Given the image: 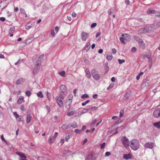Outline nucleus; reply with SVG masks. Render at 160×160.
<instances>
[{
	"mask_svg": "<svg viewBox=\"0 0 160 160\" xmlns=\"http://www.w3.org/2000/svg\"><path fill=\"white\" fill-rule=\"evenodd\" d=\"M154 25H152L151 26L146 27L144 28H142L141 29V32L143 33H149L153 32L156 28H155Z\"/></svg>",
	"mask_w": 160,
	"mask_h": 160,
	"instance_id": "obj_1",
	"label": "nucleus"
},
{
	"mask_svg": "<svg viewBox=\"0 0 160 160\" xmlns=\"http://www.w3.org/2000/svg\"><path fill=\"white\" fill-rule=\"evenodd\" d=\"M134 38L138 42V44L141 48L144 49L145 47V43H144L142 40L137 36H134Z\"/></svg>",
	"mask_w": 160,
	"mask_h": 160,
	"instance_id": "obj_2",
	"label": "nucleus"
},
{
	"mask_svg": "<svg viewBox=\"0 0 160 160\" xmlns=\"http://www.w3.org/2000/svg\"><path fill=\"white\" fill-rule=\"evenodd\" d=\"M63 98V96L61 94H59L58 96H56V100L60 108L63 107V102L61 99H62Z\"/></svg>",
	"mask_w": 160,
	"mask_h": 160,
	"instance_id": "obj_3",
	"label": "nucleus"
},
{
	"mask_svg": "<svg viewBox=\"0 0 160 160\" xmlns=\"http://www.w3.org/2000/svg\"><path fill=\"white\" fill-rule=\"evenodd\" d=\"M139 143L138 141H133L131 142L130 147L134 150H137L139 147Z\"/></svg>",
	"mask_w": 160,
	"mask_h": 160,
	"instance_id": "obj_4",
	"label": "nucleus"
},
{
	"mask_svg": "<svg viewBox=\"0 0 160 160\" xmlns=\"http://www.w3.org/2000/svg\"><path fill=\"white\" fill-rule=\"evenodd\" d=\"M41 66V62L40 61L37 62L36 64L34 67L33 70V73L34 74L36 75L38 73L39 71V69Z\"/></svg>",
	"mask_w": 160,
	"mask_h": 160,
	"instance_id": "obj_5",
	"label": "nucleus"
},
{
	"mask_svg": "<svg viewBox=\"0 0 160 160\" xmlns=\"http://www.w3.org/2000/svg\"><path fill=\"white\" fill-rule=\"evenodd\" d=\"M93 78L96 80H98L100 78V76L97 71L95 69H93L91 72Z\"/></svg>",
	"mask_w": 160,
	"mask_h": 160,
	"instance_id": "obj_6",
	"label": "nucleus"
},
{
	"mask_svg": "<svg viewBox=\"0 0 160 160\" xmlns=\"http://www.w3.org/2000/svg\"><path fill=\"white\" fill-rule=\"evenodd\" d=\"M81 35L82 39L83 41H85L88 38L89 34L85 32H82Z\"/></svg>",
	"mask_w": 160,
	"mask_h": 160,
	"instance_id": "obj_7",
	"label": "nucleus"
},
{
	"mask_svg": "<svg viewBox=\"0 0 160 160\" xmlns=\"http://www.w3.org/2000/svg\"><path fill=\"white\" fill-rule=\"evenodd\" d=\"M154 116L156 118H158L160 117V108L157 109L155 110L153 112Z\"/></svg>",
	"mask_w": 160,
	"mask_h": 160,
	"instance_id": "obj_8",
	"label": "nucleus"
},
{
	"mask_svg": "<svg viewBox=\"0 0 160 160\" xmlns=\"http://www.w3.org/2000/svg\"><path fill=\"white\" fill-rule=\"evenodd\" d=\"M60 92L62 93H66L67 91V88L65 85H60Z\"/></svg>",
	"mask_w": 160,
	"mask_h": 160,
	"instance_id": "obj_9",
	"label": "nucleus"
},
{
	"mask_svg": "<svg viewBox=\"0 0 160 160\" xmlns=\"http://www.w3.org/2000/svg\"><path fill=\"white\" fill-rule=\"evenodd\" d=\"M72 102V99L70 98L67 100L65 103L66 107L68 108H69L70 107Z\"/></svg>",
	"mask_w": 160,
	"mask_h": 160,
	"instance_id": "obj_10",
	"label": "nucleus"
},
{
	"mask_svg": "<svg viewBox=\"0 0 160 160\" xmlns=\"http://www.w3.org/2000/svg\"><path fill=\"white\" fill-rule=\"evenodd\" d=\"M154 143L153 142H148L146 143L144 145V146L145 147L147 148H152L154 146Z\"/></svg>",
	"mask_w": 160,
	"mask_h": 160,
	"instance_id": "obj_11",
	"label": "nucleus"
},
{
	"mask_svg": "<svg viewBox=\"0 0 160 160\" xmlns=\"http://www.w3.org/2000/svg\"><path fill=\"white\" fill-rule=\"evenodd\" d=\"M149 86V81L148 80H146L144 81V82L142 84V88H147Z\"/></svg>",
	"mask_w": 160,
	"mask_h": 160,
	"instance_id": "obj_12",
	"label": "nucleus"
},
{
	"mask_svg": "<svg viewBox=\"0 0 160 160\" xmlns=\"http://www.w3.org/2000/svg\"><path fill=\"white\" fill-rule=\"evenodd\" d=\"M130 92H128L125 94L123 98V100L124 101H127L131 95Z\"/></svg>",
	"mask_w": 160,
	"mask_h": 160,
	"instance_id": "obj_13",
	"label": "nucleus"
},
{
	"mask_svg": "<svg viewBox=\"0 0 160 160\" xmlns=\"http://www.w3.org/2000/svg\"><path fill=\"white\" fill-rule=\"evenodd\" d=\"M32 118V116L29 114H28V112L27 113L26 122L27 123H29Z\"/></svg>",
	"mask_w": 160,
	"mask_h": 160,
	"instance_id": "obj_14",
	"label": "nucleus"
},
{
	"mask_svg": "<svg viewBox=\"0 0 160 160\" xmlns=\"http://www.w3.org/2000/svg\"><path fill=\"white\" fill-rule=\"evenodd\" d=\"M122 36L124 37V40L126 41L129 40L130 39V35L128 34H122Z\"/></svg>",
	"mask_w": 160,
	"mask_h": 160,
	"instance_id": "obj_15",
	"label": "nucleus"
},
{
	"mask_svg": "<svg viewBox=\"0 0 160 160\" xmlns=\"http://www.w3.org/2000/svg\"><path fill=\"white\" fill-rule=\"evenodd\" d=\"M123 158L127 160L132 158L131 155L130 153L128 154H124L123 156Z\"/></svg>",
	"mask_w": 160,
	"mask_h": 160,
	"instance_id": "obj_16",
	"label": "nucleus"
},
{
	"mask_svg": "<svg viewBox=\"0 0 160 160\" xmlns=\"http://www.w3.org/2000/svg\"><path fill=\"white\" fill-rule=\"evenodd\" d=\"M25 80L23 78H20L18 79L16 82V84L18 85L24 82Z\"/></svg>",
	"mask_w": 160,
	"mask_h": 160,
	"instance_id": "obj_17",
	"label": "nucleus"
},
{
	"mask_svg": "<svg viewBox=\"0 0 160 160\" xmlns=\"http://www.w3.org/2000/svg\"><path fill=\"white\" fill-rule=\"evenodd\" d=\"M122 142L125 147L128 148L129 144V141H122Z\"/></svg>",
	"mask_w": 160,
	"mask_h": 160,
	"instance_id": "obj_18",
	"label": "nucleus"
},
{
	"mask_svg": "<svg viewBox=\"0 0 160 160\" xmlns=\"http://www.w3.org/2000/svg\"><path fill=\"white\" fill-rule=\"evenodd\" d=\"M24 98L23 96H20V97L19 98H18L17 103L18 104H20L22 102V101L24 99Z\"/></svg>",
	"mask_w": 160,
	"mask_h": 160,
	"instance_id": "obj_19",
	"label": "nucleus"
},
{
	"mask_svg": "<svg viewBox=\"0 0 160 160\" xmlns=\"http://www.w3.org/2000/svg\"><path fill=\"white\" fill-rule=\"evenodd\" d=\"M72 137V134L70 133H68L66 134V140L69 139Z\"/></svg>",
	"mask_w": 160,
	"mask_h": 160,
	"instance_id": "obj_20",
	"label": "nucleus"
},
{
	"mask_svg": "<svg viewBox=\"0 0 160 160\" xmlns=\"http://www.w3.org/2000/svg\"><path fill=\"white\" fill-rule=\"evenodd\" d=\"M155 12V10H154L148 9L147 11V13L148 14H154Z\"/></svg>",
	"mask_w": 160,
	"mask_h": 160,
	"instance_id": "obj_21",
	"label": "nucleus"
},
{
	"mask_svg": "<svg viewBox=\"0 0 160 160\" xmlns=\"http://www.w3.org/2000/svg\"><path fill=\"white\" fill-rule=\"evenodd\" d=\"M77 123L74 122H73L72 123H71L70 124V126L71 127H72L73 128H76L77 127Z\"/></svg>",
	"mask_w": 160,
	"mask_h": 160,
	"instance_id": "obj_22",
	"label": "nucleus"
},
{
	"mask_svg": "<svg viewBox=\"0 0 160 160\" xmlns=\"http://www.w3.org/2000/svg\"><path fill=\"white\" fill-rule=\"evenodd\" d=\"M75 113L74 110L70 111L68 112L67 114V115L69 116H71L73 115Z\"/></svg>",
	"mask_w": 160,
	"mask_h": 160,
	"instance_id": "obj_23",
	"label": "nucleus"
},
{
	"mask_svg": "<svg viewBox=\"0 0 160 160\" xmlns=\"http://www.w3.org/2000/svg\"><path fill=\"white\" fill-rule=\"evenodd\" d=\"M86 77H87L88 78H89L91 77V74H90V73L89 71V70H87L86 71Z\"/></svg>",
	"mask_w": 160,
	"mask_h": 160,
	"instance_id": "obj_24",
	"label": "nucleus"
},
{
	"mask_svg": "<svg viewBox=\"0 0 160 160\" xmlns=\"http://www.w3.org/2000/svg\"><path fill=\"white\" fill-rule=\"evenodd\" d=\"M107 58L109 60H111L112 59V56L111 53L108 54L107 56Z\"/></svg>",
	"mask_w": 160,
	"mask_h": 160,
	"instance_id": "obj_25",
	"label": "nucleus"
},
{
	"mask_svg": "<svg viewBox=\"0 0 160 160\" xmlns=\"http://www.w3.org/2000/svg\"><path fill=\"white\" fill-rule=\"evenodd\" d=\"M68 128H69V125H66L65 124H63L61 126V128L62 129L64 130H65L67 129Z\"/></svg>",
	"mask_w": 160,
	"mask_h": 160,
	"instance_id": "obj_26",
	"label": "nucleus"
},
{
	"mask_svg": "<svg viewBox=\"0 0 160 160\" xmlns=\"http://www.w3.org/2000/svg\"><path fill=\"white\" fill-rule=\"evenodd\" d=\"M153 125L154 126V127H155L158 128H160V122L155 123L153 124Z\"/></svg>",
	"mask_w": 160,
	"mask_h": 160,
	"instance_id": "obj_27",
	"label": "nucleus"
},
{
	"mask_svg": "<svg viewBox=\"0 0 160 160\" xmlns=\"http://www.w3.org/2000/svg\"><path fill=\"white\" fill-rule=\"evenodd\" d=\"M59 74L61 76L65 77V72L64 71H62L60 72H59Z\"/></svg>",
	"mask_w": 160,
	"mask_h": 160,
	"instance_id": "obj_28",
	"label": "nucleus"
},
{
	"mask_svg": "<svg viewBox=\"0 0 160 160\" xmlns=\"http://www.w3.org/2000/svg\"><path fill=\"white\" fill-rule=\"evenodd\" d=\"M90 48V44H87L85 47L84 50L86 51H88Z\"/></svg>",
	"mask_w": 160,
	"mask_h": 160,
	"instance_id": "obj_29",
	"label": "nucleus"
},
{
	"mask_svg": "<svg viewBox=\"0 0 160 160\" xmlns=\"http://www.w3.org/2000/svg\"><path fill=\"white\" fill-rule=\"evenodd\" d=\"M37 96L38 97H40V98H42L43 97V96L42 93V92L41 91H39L38 93H37Z\"/></svg>",
	"mask_w": 160,
	"mask_h": 160,
	"instance_id": "obj_30",
	"label": "nucleus"
},
{
	"mask_svg": "<svg viewBox=\"0 0 160 160\" xmlns=\"http://www.w3.org/2000/svg\"><path fill=\"white\" fill-rule=\"evenodd\" d=\"M74 132L77 134H80L82 132V130L76 129L75 130Z\"/></svg>",
	"mask_w": 160,
	"mask_h": 160,
	"instance_id": "obj_31",
	"label": "nucleus"
},
{
	"mask_svg": "<svg viewBox=\"0 0 160 160\" xmlns=\"http://www.w3.org/2000/svg\"><path fill=\"white\" fill-rule=\"evenodd\" d=\"M88 160H94V158H93L92 154H91L88 158Z\"/></svg>",
	"mask_w": 160,
	"mask_h": 160,
	"instance_id": "obj_32",
	"label": "nucleus"
},
{
	"mask_svg": "<svg viewBox=\"0 0 160 160\" xmlns=\"http://www.w3.org/2000/svg\"><path fill=\"white\" fill-rule=\"evenodd\" d=\"M119 39L120 41L122 43L124 44H125V42L124 41V40H125L124 38V37L122 36V37H120Z\"/></svg>",
	"mask_w": 160,
	"mask_h": 160,
	"instance_id": "obj_33",
	"label": "nucleus"
},
{
	"mask_svg": "<svg viewBox=\"0 0 160 160\" xmlns=\"http://www.w3.org/2000/svg\"><path fill=\"white\" fill-rule=\"evenodd\" d=\"M97 121V120L96 119H95L94 120H93L91 124V127H93L94 126Z\"/></svg>",
	"mask_w": 160,
	"mask_h": 160,
	"instance_id": "obj_34",
	"label": "nucleus"
},
{
	"mask_svg": "<svg viewBox=\"0 0 160 160\" xmlns=\"http://www.w3.org/2000/svg\"><path fill=\"white\" fill-rule=\"evenodd\" d=\"M25 94L27 96L29 97L31 95V93L29 91H27L25 92Z\"/></svg>",
	"mask_w": 160,
	"mask_h": 160,
	"instance_id": "obj_35",
	"label": "nucleus"
},
{
	"mask_svg": "<svg viewBox=\"0 0 160 160\" xmlns=\"http://www.w3.org/2000/svg\"><path fill=\"white\" fill-rule=\"evenodd\" d=\"M14 30H15L14 28H13V27L11 28H10L9 31V33H10L12 32H13L14 31Z\"/></svg>",
	"mask_w": 160,
	"mask_h": 160,
	"instance_id": "obj_36",
	"label": "nucleus"
},
{
	"mask_svg": "<svg viewBox=\"0 0 160 160\" xmlns=\"http://www.w3.org/2000/svg\"><path fill=\"white\" fill-rule=\"evenodd\" d=\"M13 115L15 117V118L17 119L18 118H19V116L17 114V112H14L13 113Z\"/></svg>",
	"mask_w": 160,
	"mask_h": 160,
	"instance_id": "obj_37",
	"label": "nucleus"
},
{
	"mask_svg": "<svg viewBox=\"0 0 160 160\" xmlns=\"http://www.w3.org/2000/svg\"><path fill=\"white\" fill-rule=\"evenodd\" d=\"M90 102V100H88L86 101L83 102L82 103V106H84L87 103H88Z\"/></svg>",
	"mask_w": 160,
	"mask_h": 160,
	"instance_id": "obj_38",
	"label": "nucleus"
},
{
	"mask_svg": "<svg viewBox=\"0 0 160 160\" xmlns=\"http://www.w3.org/2000/svg\"><path fill=\"white\" fill-rule=\"evenodd\" d=\"M118 61L119 63L120 64L124 63L125 62V60L123 59L121 60L120 59H118Z\"/></svg>",
	"mask_w": 160,
	"mask_h": 160,
	"instance_id": "obj_39",
	"label": "nucleus"
},
{
	"mask_svg": "<svg viewBox=\"0 0 160 160\" xmlns=\"http://www.w3.org/2000/svg\"><path fill=\"white\" fill-rule=\"evenodd\" d=\"M44 55L43 54H42L38 58V60L37 62H38L39 61H40L41 62V60L43 58Z\"/></svg>",
	"mask_w": 160,
	"mask_h": 160,
	"instance_id": "obj_40",
	"label": "nucleus"
},
{
	"mask_svg": "<svg viewBox=\"0 0 160 160\" xmlns=\"http://www.w3.org/2000/svg\"><path fill=\"white\" fill-rule=\"evenodd\" d=\"M88 97H89V96L88 95L86 94H84L82 95V96H81V98H88Z\"/></svg>",
	"mask_w": 160,
	"mask_h": 160,
	"instance_id": "obj_41",
	"label": "nucleus"
},
{
	"mask_svg": "<svg viewBox=\"0 0 160 160\" xmlns=\"http://www.w3.org/2000/svg\"><path fill=\"white\" fill-rule=\"evenodd\" d=\"M31 27V26L29 25V24H28L25 26V28L27 29H28Z\"/></svg>",
	"mask_w": 160,
	"mask_h": 160,
	"instance_id": "obj_42",
	"label": "nucleus"
},
{
	"mask_svg": "<svg viewBox=\"0 0 160 160\" xmlns=\"http://www.w3.org/2000/svg\"><path fill=\"white\" fill-rule=\"evenodd\" d=\"M20 10L21 13H23V14H25V9L24 8H21L20 9Z\"/></svg>",
	"mask_w": 160,
	"mask_h": 160,
	"instance_id": "obj_43",
	"label": "nucleus"
},
{
	"mask_svg": "<svg viewBox=\"0 0 160 160\" xmlns=\"http://www.w3.org/2000/svg\"><path fill=\"white\" fill-rule=\"evenodd\" d=\"M155 16L160 18V12H157L156 13Z\"/></svg>",
	"mask_w": 160,
	"mask_h": 160,
	"instance_id": "obj_44",
	"label": "nucleus"
},
{
	"mask_svg": "<svg viewBox=\"0 0 160 160\" xmlns=\"http://www.w3.org/2000/svg\"><path fill=\"white\" fill-rule=\"evenodd\" d=\"M105 144H106L105 142H104L103 143H102L101 144L100 146H101V149H102L104 148V147L105 145Z\"/></svg>",
	"mask_w": 160,
	"mask_h": 160,
	"instance_id": "obj_45",
	"label": "nucleus"
},
{
	"mask_svg": "<svg viewBox=\"0 0 160 160\" xmlns=\"http://www.w3.org/2000/svg\"><path fill=\"white\" fill-rule=\"evenodd\" d=\"M58 132H55L54 134V135L53 138V139H56V137L58 136Z\"/></svg>",
	"mask_w": 160,
	"mask_h": 160,
	"instance_id": "obj_46",
	"label": "nucleus"
},
{
	"mask_svg": "<svg viewBox=\"0 0 160 160\" xmlns=\"http://www.w3.org/2000/svg\"><path fill=\"white\" fill-rule=\"evenodd\" d=\"M97 25V23H92L91 25V28H93L95 27Z\"/></svg>",
	"mask_w": 160,
	"mask_h": 160,
	"instance_id": "obj_47",
	"label": "nucleus"
},
{
	"mask_svg": "<svg viewBox=\"0 0 160 160\" xmlns=\"http://www.w3.org/2000/svg\"><path fill=\"white\" fill-rule=\"evenodd\" d=\"M88 111V109H85L82 110L81 112L82 113H84L85 112H87Z\"/></svg>",
	"mask_w": 160,
	"mask_h": 160,
	"instance_id": "obj_48",
	"label": "nucleus"
},
{
	"mask_svg": "<svg viewBox=\"0 0 160 160\" xmlns=\"http://www.w3.org/2000/svg\"><path fill=\"white\" fill-rule=\"evenodd\" d=\"M21 110L22 111H24L26 110L25 107L23 106H22L20 108Z\"/></svg>",
	"mask_w": 160,
	"mask_h": 160,
	"instance_id": "obj_49",
	"label": "nucleus"
},
{
	"mask_svg": "<svg viewBox=\"0 0 160 160\" xmlns=\"http://www.w3.org/2000/svg\"><path fill=\"white\" fill-rule=\"evenodd\" d=\"M117 52L116 49L115 48H113L112 49V52L113 54H115Z\"/></svg>",
	"mask_w": 160,
	"mask_h": 160,
	"instance_id": "obj_50",
	"label": "nucleus"
},
{
	"mask_svg": "<svg viewBox=\"0 0 160 160\" xmlns=\"http://www.w3.org/2000/svg\"><path fill=\"white\" fill-rule=\"evenodd\" d=\"M136 50L137 49L135 47H133L131 49V51L132 52H134L136 51Z\"/></svg>",
	"mask_w": 160,
	"mask_h": 160,
	"instance_id": "obj_51",
	"label": "nucleus"
},
{
	"mask_svg": "<svg viewBox=\"0 0 160 160\" xmlns=\"http://www.w3.org/2000/svg\"><path fill=\"white\" fill-rule=\"evenodd\" d=\"M113 10V9L112 8H111V9H109L108 12V14H111L112 13V12Z\"/></svg>",
	"mask_w": 160,
	"mask_h": 160,
	"instance_id": "obj_52",
	"label": "nucleus"
},
{
	"mask_svg": "<svg viewBox=\"0 0 160 160\" xmlns=\"http://www.w3.org/2000/svg\"><path fill=\"white\" fill-rule=\"evenodd\" d=\"M55 30L56 32H58V30H59V27H58L56 26L55 28Z\"/></svg>",
	"mask_w": 160,
	"mask_h": 160,
	"instance_id": "obj_53",
	"label": "nucleus"
},
{
	"mask_svg": "<svg viewBox=\"0 0 160 160\" xmlns=\"http://www.w3.org/2000/svg\"><path fill=\"white\" fill-rule=\"evenodd\" d=\"M51 35L54 36V31L53 29H52L51 30Z\"/></svg>",
	"mask_w": 160,
	"mask_h": 160,
	"instance_id": "obj_54",
	"label": "nucleus"
},
{
	"mask_svg": "<svg viewBox=\"0 0 160 160\" xmlns=\"http://www.w3.org/2000/svg\"><path fill=\"white\" fill-rule=\"evenodd\" d=\"M111 154L110 152H107L105 153V156H108Z\"/></svg>",
	"mask_w": 160,
	"mask_h": 160,
	"instance_id": "obj_55",
	"label": "nucleus"
},
{
	"mask_svg": "<svg viewBox=\"0 0 160 160\" xmlns=\"http://www.w3.org/2000/svg\"><path fill=\"white\" fill-rule=\"evenodd\" d=\"M123 111H120V115H119V117H122L123 115Z\"/></svg>",
	"mask_w": 160,
	"mask_h": 160,
	"instance_id": "obj_56",
	"label": "nucleus"
},
{
	"mask_svg": "<svg viewBox=\"0 0 160 160\" xmlns=\"http://www.w3.org/2000/svg\"><path fill=\"white\" fill-rule=\"evenodd\" d=\"M98 95L97 94H95L93 95L92 98L94 99H96L97 98Z\"/></svg>",
	"mask_w": 160,
	"mask_h": 160,
	"instance_id": "obj_57",
	"label": "nucleus"
},
{
	"mask_svg": "<svg viewBox=\"0 0 160 160\" xmlns=\"http://www.w3.org/2000/svg\"><path fill=\"white\" fill-rule=\"evenodd\" d=\"M5 18L4 17L0 18V20L2 22L4 21L5 20Z\"/></svg>",
	"mask_w": 160,
	"mask_h": 160,
	"instance_id": "obj_58",
	"label": "nucleus"
},
{
	"mask_svg": "<svg viewBox=\"0 0 160 160\" xmlns=\"http://www.w3.org/2000/svg\"><path fill=\"white\" fill-rule=\"evenodd\" d=\"M125 2L127 4H129L130 3V2L129 0H125Z\"/></svg>",
	"mask_w": 160,
	"mask_h": 160,
	"instance_id": "obj_59",
	"label": "nucleus"
},
{
	"mask_svg": "<svg viewBox=\"0 0 160 160\" xmlns=\"http://www.w3.org/2000/svg\"><path fill=\"white\" fill-rule=\"evenodd\" d=\"M100 34H101V32H98L96 34V37L97 38L99 36H100Z\"/></svg>",
	"mask_w": 160,
	"mask_h": 160,
	"instance_id": "obj_60",
	"label": "nucleus"
},
{
	"mask_svg": "<svg viewBox=\"0 0 160 160\" xmlns=\"http://www.w3.org/2000/svg\"><path fill=\"white\" fill-rule=\"evenodd\" d=\"M86 128V127L85 125H83L82 127V129L81 130H82V132L83 130H85Z\"/></svg>",
	"mask_w": 160,
	"mask_h": 160,
	"instance_id": "obj_61",
	"label": "nucleus"
},
{
	"mask_svg": "<svg viewBox=\"0 0 160 160\" xmlns=\"http://www.w3.org/2000/svg\"><path fill=\"white\" fill-rule=\"evenodd\" d=\"M121 140H128V139L126 137H123Z\"/></svg>",
	"mask_w": 160,
	"mask_h": 160,
	"instance_id": "obj_62",
	"label": "nucleus"
},
{
	"mask_svg": "<svg viewBox=\"0 0 160 160\" xmlns=\"http://www.w3.org/2000/svg\"><path fill=\"white\" fill-rule=\"evenodd\" d=\"M72 15L73 17H75L76 16L77 14L75 12H73Z\"/></svg>",
	"mask_w": 160,
	"mask_h": 160,
	"instance_id": "obj_63",
	"label": "nucleus"
},
{
	"mask_svg": "<svg viewBox=\"0 0 160 160\" xmlns=\"http://www.w3.org/2000/svg\"><path fill=\"white\" fill-rule=\"evenodd\" d=\"M156 27H160V22H158L157 23L156 25Z\"/></svg>",
	"mask_w": 160,
	"mask_h": 160,
	"instance_id": "obj_64",
	"label": "nucleus"
}]
</instances>
